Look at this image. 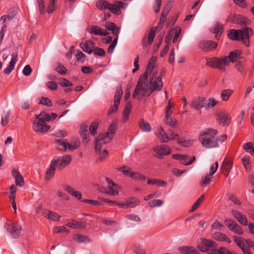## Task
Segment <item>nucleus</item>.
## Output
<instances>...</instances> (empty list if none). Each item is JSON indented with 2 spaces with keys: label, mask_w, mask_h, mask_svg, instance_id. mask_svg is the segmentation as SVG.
<instances>
[{
  "label": "nucleus",
  "mask_w": 254,
  "mask_h": 254,
  "mask_svg": "<svg viewBox=\"0 0 254 254\" xmlns=\"http://www.w3.org/2000/svg\"><path fill=\"white\" fill-rule=\"evenodd\" d=\"M163 85L162 75H158V72L144 73L138 81L132 97L139 100L145 96L150 95L154 91L161 90Z\"/></svg>",
  "instance_id": "f257e3e1"
},
{
  "label": "nucleus",
  "mask_w": 254,
  "mask_h": 254,
  "mask_svg": "<svg viewBox=\"0 0 254 254\" xmlns=\"http://www.w3.org/2000/svg\"><path fill=\"white\" fill-rule=\"evenodd\" d=\"M216 129L207 128L200 131L198 140L202 146L206 149L213 148L219 146L216 135Z\"/></svg>",
  "instance_id": "f03ea898"
},
{
  "label": "nucleus",
  "mask_w": 254,
  "mask_h": 254,
  "mask_svg": "<svg viewBox=\"0 0 254 254\" xmlns=\"http://www.w3.org/2000/svg\"><path fill=\"white\" fill-rule=\"evenodd\" d=\"M253 30L250 27H244L241 30L231 29L229 31L228 37L232 40L242 41L247 46H250V35H253Z\"/></svg>",
  "instance_id": "7ed1b4c3"
},
{
  "label": "nucleus",
  "mask_w": 254,
  "mask_h": 254,
  "mask_svg": "<svg viewBox=\"0 0 254 254\" xmlns=\"http://www.w3.org/2000/svg\"><path fill=\"white\" fill-rule=\"evenodd\" d=\"M51 118L50 115L46 112H42L35 116L33 120V129L36 132L44 133L47 132L50 126L48 125L46 122L50 121Z\"/></svg>",
  "instance_id": "20e7f679"
},
{
  "label": "nucleus",
  "mask_w": 254,
  "mask_h": 254,
  "mask_svg": "<svg viewBox=\"0 0 254 254\" xmlns=\"http://www.w3.org/2000/svg\"><path fill=\"white\" fill-rule=\"evenodd\" d=\"M116 129L115 124L111 125L105 134H100L95 140V149L97 152L101 151L103 144L109 143L113 137Z\"/></svg>",
  "instance_id": "39448f33"
},
{
  "label": "nucleus",
  "mask_w": 254,
  "mask_h": 254,
  "mask_svg": "<svg viewBox=\"0 0 254 254\" xmlns=\"http://www.w3.org/2000/svg\"><path fill=\"white\" fill-rule=\"evenodd\" d=\"M206 64L207 65L213 68H216L222 71H224L225 70V66L229 64L228 57L208 58L206 59Z\"/></svg>",
  "instance_id": "423d86ee"
},
{
  "label": "nucleus",
  "mask_w": 254,
  "mask_h": 254,
  "mask_svg": "<svg viewBox=\"0 0 254 254\" xmlns=\"http://www.w3.org/2000/svg\"><path fill=\"white\" fill-rule=\"evenodd\" d=\"M122 172L125 175L129 176L131 179L136 181H140L141 182H144L146 180V177L137 172H132L129 167L124 166L121 169Z\"/></svg>",
  "instance_id": "0eeeda50"
},
{
  "label": "nucleus",
  "mask_w": 254,
  "mask_h": 254,
  "mask_svg": "<svg viewBox=\"0 0 254 254\" xmlns=\"http://www.w3.org/2000/svg\"><path fill=\"white\" fill-rule=\"evenodd\" d=\"M123 95V91L121 87L118 88L115 92L114 98V105H111L108 111V114L110 115L113 113L117 112L119 106L120 104V100Z\"/></svg>",
  "instance_id": "6e6552de"
},
{
  "label": "nucleus",
  "mask_w": 254,
  "mask_h": 254,
  "mask_svg": "<svg viewBox=\"0 0 254 254\" xmlns=\"http://www.w3.org/2000/svg\"><path fill=\"white\" fill-rule=\"evenodd\" d=\"M153 149L155 153L154 156L160 159H161L163 156L169 155L171 153V148L165 144L156 146Z\"/></svg>",
  "instance_id": "1a4fd4ad"
},
{
  "label": "nucleus",
  "mask_w": 254,
  "mask_h": 254,
  "mask_svg": "<svg viewBox=\"0 0 254 254\" xmlns=\"http://www.w3.org/2000/svg\"><path fill=\"white\" fill-rule=\"evenodd\" d=\"M4 228L14 238H17L20 235L21 227L18 223L5 224Z\"/></svg>",
  "instance_id": "9d476101"
},
{
  "label": "nucleus",
  "mask_w": 254,
  "mask_h": 254,
  "mask_svg": "<svg viewBox=\"0 0 254 254\" xmlns=\"http://www.w3.org/2000/svg\"><path fill=\"white\" fill-rule=\"evenodd\" d=\"M234 241L236 244L244 252L249 248L254 246V244L250 240H246L240 237L234 236Z\"/></svg>",
  "instance_id": "9b49d317"
},
{
  "label": "nucleus",
  "mask_w": 254,
  "mask_h": 254,
  "mask_svg": "<svg viewBox=\"0 0 254 254\" xmlns=\"http://www.w3.org/2000/svg\"><path fill=\"white\" fill-rule=\"evenodd\" d=\"M60 160L59 157H55L51 161L50 168L47 171L45 178L47 180H50L54 175L55 172L56 167L58 164Z\"/></svg>",
  "instance_id": "f8f14e48"
},
{
  "label": "nucleus",
  "mask_w": 254,
  "mask_h": 254,
  "mask_svg": "<svg viewBox=\"0 0 254 254\" xmlns=\"http://www.w3.org/2000/svg\"><path fill=\"white\" fill-rule=\"evenodd\" d=\"M199 48L205 52L211 51L217 46L216 42L209 40H202L198 45Z\"/></svg>",
  "instance_id": "ddd939ff"
},
{
  "label": "nucleus",
  "mask_w": 254,
  "mask_h": 254,
  "mask_svg": "<svg viewBox=\"0 0 254 254\" xmlns=\"http://www.w3.org/2000/svg\"><path fill=\"white\" fill-rule=\"evenodd\" d=\"M106 182L108 183V187L109 191H104V193L110 195L112 196H115L119 194V187L111 181L109 178L106 179Z\"/></svg>",
  "instance_id": "4468645a"
},
{
  "label": "nucleus",
  "mask_w": 254,
  "mask_h": 254,
  "mask_svg": "<svg viewBox=\"0 0 254 254\" xmlns=\"http://www.w3.org/2000/svg\"><path fill=\"white\" fill-rule=\"evenodd\" d=\"M90 34L95 35L106 36L109 32L105 29H102L100 27L96 25H92L87 29Z\"/></svg>",
  "instance_id": "2eb2a0df"
},
{
  "label": "nucleus",
  "mask_w": 254,
  "mask_h": 254,
  "mask_svg": "<svg viewBox=\"0 0 254 254\" xmlns=\"http://www.w3.org/2000/svg\"><path fill=\"white\" fill-rule=\"evenodd\" d=\"M233 217L242 225L247 226L248 221L246 217L238 210H233L231 211Z\"/></svg>",
  "instance_id": "dca6fc26"
},
{
  "label": "nucleus",
  "mask_w": 254,
  "mask_h": 254,
  "mask_svg": "<svg viewBox=\"0 0 254 254\" xmlns=\"http://www.w3.org/2000/svg\"><path fill=\"white\" fill-rule=\"evenodd\" d=\"M157 28L158 27H154L152 28L149 32L147 39H146V37L143 38L142 44L143 47H146L147 44L149 45H151L153 41Z\"/></svg>",
  "instance_id": "f3484780"
},
{
  "label": "nucleus",
  "mask_w": 254,
  "mask_h": 254,
  "mask_svg": "<svg viewBox=\"0 0 254 254\" xmlns=\"http://www.w3.org/2000/svg\"><path fill=\"white\" fill-rule=\"evenodd\" d=\"M247 20L246 17L239 14L230 15L227 19L228 21H231L235 24H240L242 25L247 24Z\"/></svg>",
  "instance_id": "a211bd4d"
},
{
  "label": "nucleus",
  "mask_w": 254,
  "mask_h": 254,
  "mask_svg": "<svg viewBox=\"0 0 254 254\" xmlns=\"http://www.w3.org/2000/svg\"><path fill=\"white\" fill-rule=\"evenodd\" d=\"M94 45L95 43L91 40H87L85 42L80 43V47L82 50L88 54H91L93 52Z\"/></svg>",
  "instance_id": "6ab92c4d"
},
{
  "label": "nucleus",
  "mask_w": 254,
  "mask_h": 254,
  "mask_svg": "<svg viewBox=\"0 0 254 254\" xmlns=\"http://www.w3.org/2000/svg\"><path fill=\"white\" fill-rule=\"evenodd\" d=\"M218 121L222 126H227L230 122L229 115L225 112H221L218 114Z\"/></svg>",
  "instance_id": "aec40b11"
},
{
  "label": "nucleus",
  "mask_w": 254,
  "mask_h": 254,
  "mask_svg": "<svg viewBox=\"0 0 254 254\" xmlns=\"http://www.w3.org/2000/svg\"><path fill=\"white\" fill-rule=\"evenodd\" d=\"M43 215L45 218L53 221H59L61 217L60 215L57 213L48 209L44 210L43 211Z\"/></svg>",
  "instance_id": "412c9836"
},
{
  "label": "nucleus",
  "mask_w": 254,
  "mask_h": 254,
  "mask_svg": "<svg viewBox=\"0 0 254 254\" xmlns=\"http://www.w3.org/2000/svg\"><path fill=\"white\" fill-rule=\"evenodd\" d=\"M12 58L7 67L4 69V73L9 74L14 69L15 65L17 61L18 55L17 54H13L11 55Z\"/></svg>",
  "instance_id": "4be33fe9"
},
{
  "label": "nucleus",
  "mask_w": 254,
  "mask_h": 254,
  "mask_svg": "<svg viewBox=\"0 0 254 254\" xmlns=\"http://www.w3.org/2000/svg\"><path fill=\"white\" fill-rule=\"evenodd\" d=\"M155 135L162 142L166 143L169 141L168 132L166 133L161 127H158Z\"/></svg>",
  "instance_id": "5701e85b"
},
{
  "label": "nucleus",
  "mask_w": 254,
  "mask_h": 254,
  "mask_svg": "<svg viewBox=\"0 0 254 254\" xmlns=\"http://www.w3.org/2000/svg\"><path fill=\"white\" fill-rule=\"evenodd\" d=\"M65 225L72 229L82 228L85 227V222H78L73 219L67 220Z\"/></svg>",
  "instance_id": "b1692460"
},
{
  "label": "nucleus",
  "mask_w": 254,
  "mask_h": 254,
  "mask_svg": "<svg viewBox=\"0 0 254 254\" xmlns=\"http://www.w3.org/2000/svg\"><path fill=\"white\" fill-rule=\"evenodd\" d=\"M64 190H65L68 193L75 197L77 199L81 198L82 194L79 191L76 190L70 186L66 185L64 188Z\"/></svg>",
  "instance_id": "393cba45"
},
{
  "label": "nucleus",
  "mask_w": 254,
  "mask_h": 254,
  "mask_svg": "<svg viewBox=\"0 0 254 254\" xmlns=\"http://www.w3.org/2000/svg\"><path fill=\"white\" fill-rule=\"evenodd\" d=\"M156 61V58L155 57L153 56L150 59L144 73L148 74L153 72H158L157 70L154 68Z\"/></svg>",
  "instance_id": "a878e982"
},
{
  "label": "nucleus",
  "mask_w": 254,
  "mask_h": 254,
  "mask_svg": "<svg viewBox=\"0 0 254 254\" xmlns=\"http://www.w3.org/2000/svg\"><path fill=\"white\" fill-rule=\"evenodd\" d=\"M204 99L198 97L192 101L190 106L195 110H199L204 106Z\"/></svg>",
  "instance_id": "bb28decb"
},
{
  "label": "nucleus",
  "mask_w": 254,
  "mask_h": 254,
  "mask_svg": "<svg viewBox=\"0 0 254 254\" xmlns=\"http://www.w3.org/2000/svg\"><path fill=\"white\" fill-rule=\"evenodd\" d=\"M232 166V162L230 161L225 160L220 167V169L224 174L227 176L231 170Z\"/></svg>",
  "instance_id": "cd10ccee"
},
{
  "label": "nucleus",
  "mask_w": 254,
  "mask_h": 254,
  "mask_svg": "<svg viewBox=\"0 0 254 254\" xmlns=\"http://www.w3.org/2000/svg\"><path fill=\"white\" fill-rule=\"evenodd\" d=\"M59 158H60L59 157ZM71 159L72 156L70 155L63 156L61 159H60L59 161H60V163L59 166V168L60 169H62L67 166L70 163Z\"/></svg>",
  "instance_id": "c85d7f7f"
},
{
  "label": "nucleus",
  "mask_w": 254,
  "mask_h": 254,
  "mask_svg": "<svg viewBox=\"0 0 254 254\" xmlns=\"http://www.w3.org/2000/svg\"><path fill=\"white\" fill-rule=\"evenodd\" d=\"M223 26L219 23H217L214 27L211 28L210 31L211 32L215 34V38L219 39L223 32Z\"/></svg>",
  "instance_id": "c756f323"
},
{
  "label": "nucleus",
  "mask_w": 254,
  "mask_h": 254,
  "mask_svg": "<svg viewBox=\"0 0 254 254\" xmlns=\"http://www.w3.org/2000/svg\"><path fill=\"white\" fill-rule=\"evenodd\" d=\"M12 175L15 179V184L17 186L22 187L24 185V181L20 173L18 171L13 170L12 171Z\"/></svg>",
  "instance_id": "7c9ffc66"
},
{
  "label": "nucleus",
  "mask_w": 254,
  "mask_h": 254,
  "mask_svg": "<svg viewBox=\"0 0 254 254\" xmlns=\"http://www.w3.org/2000/svg\"><path fill=\"white\" fill-rule=\"evenodd\" d=\"M212 238L218 241H225L228 243L231 242V240L226 235L220 232H216L213 234Z\"/></svg>",
  "instance_id": "2f4dec72"
},
{
  "label": "nucleus",
  "mask_w": 254,
  "mask_h": 254,
  "mask_svg": "<svg viewBox=\"0 0 254 254\" xmlns=\"http://www.w3.org/2000/svg\"><path fill=\"white\" fill-rule=\"evenodd\" d=\"M179 250L184 254H199V253L195 248L190 247H181L179 248Z\"/></svg>",
  "instance_id": "473e14b6"
},
{
  "label": "nucleus",
  "mask_w": 254,
  "mask_h": 254,
  "mask_svg": "<svg viewBox=\"0 0 254 254\" xmlns=\"http://www.w3.org/2000/svg\"><path fill=\"white\" fill-rule=\"evenodd\" d=\"M80 133L81 137H82L83 142L85 143H87L90 139L88 131V127L87 126L81 127Z\"/></svg>",
  "instance_id": "72a5a7b5"
},
{
  "label": "nucleus",
  "mask_w": 254,
  "mask_h": 254,
  "mask_svg": "<svg viewBox=\"0 0 254 254\" xmlns=\"http://www.w3.org/2000/svg\"><path fill=\"white\" fill-rule=\"evenodd\" d=\"M131 107L132 105L131 103L130 102H127L123 112L122 118V121L123 122H126L128 120V116L131 111Z\"/></svg>",
  "instance_id": "f704fd0d"
},
{
  "label": "nucleus",
  "mask_w": 254,
  "mask_h": 254,
  "mask_svg": "<svg viewBox=\"0 0 254 254\" xmlns=\"http://www.w3.org/2000/svg\"><path fill=\"white\" fill-rule=\"evenodd\" d=\"M109 3H110L106 0H100L97 1L96 6L100 10H108Z\"/></svg>",
  "instance_id": "c9c22d12"
},
{
  "label": "nucleus",
  "mask_w": 254,
  "mask_h": 254,
  "mask_svg": "<svg viewBox=\"0 0 254 254\" xmlns=\"http://www.w3.org/2000/svg\"><path fill=\"white\" fill-rule=\"evenodd\" d=\"M233 93V90L230 89L223 90L220 94V97L222 101H226L228 100L230 97Z\"/></svg>",
  "instance_id": "e433bc0d"
},
{
  "label": "nucleus",
  "mask_w": 254,
  "mask_h": 254,
  "mask_svg": "<svg viewBox=\"0 0 254 254\" xmlns=\"http://www.w3.org/2000/svg\"><path fill=\"white\" fill-rule=\"evenodd\" d=\"M126 207L132 208L137 205L139 203V200L136 197H130L126 201Z\"/></svg>",
  "instance_id": "4c0bfd02"
},
{
  "label": "nucleus",
  "mask_w": 254,
  "mask_h": 254,
  "mask_svg": "<svg viewBox=\"0 0 254 254\" xmlns=\"http://www.w3.org/2000/svg\"><path fill=\"white\" fill-rule=\"evenodd\" d=\"M139 126L144 132H149L151 130V127L149 123L145 122L143 119H141L139 121Z\"/></svg>",
  "instance_id": "58836bf2"
},
{
  "label": "nucleus",
  "mask_w": 254,
  "mask_h": 254,
  "mask_svg": "<svg viewBox=\"0 0 254 254\" xmlns=\"http://www.w3.org/2000/svg\"><path fill=\"white\" fill-rule=\"evenodd\" d=\"M241 53L239 51H235L230 53L228 57L229 64L230 62L232 63L236 62L237 60L240 57Z\"/></svg>",
  "instance_id": "ea45409f"
},
{
  "label": "nucleus",
  "mask_w": 254,
  "mask_h": 254,
  "mask_svg": "<svg viewBox=\"0 0 254 254\" xmlns=\"http://www.w3.org/2000/svg\"><path fill=\"white\" fill-rule=\"evenodd\" d=\"M172 114H165V123L172 127L176 126L177 121L175 119L171 117Z\"/></svg>",
  "instance_id": "a19ab883"
},
{
  "label": "nucleus",
  "mask_w": 254,
  "mask_h": 254,
  "mask_svg": "<svg viewBox=\"0 0 254 254\" xmlns=\"http://www.w3.org/2000/svg\"><path fill=\"white\" fill-rule=\"evenodd\" d=\"M242 163L247 171H250L251 169L250 164V157L249 155H245L242 158Z\"/></svg>",
  "instance_id": "79ce46f5"
},
{
  "label": "nucleus",
  "mask_w": 254,
  "mask_h": 254,
  "mask_svg": "<svg viewBox=\"0 0 254 254\" xmlns=\"http://www.w3.org/2000/svg\"><path fill=\"white\" fill-rule=\"evenodd\" d=\"M108 10L113 14H119L120 13V10L117 1L115 2L114 3H110Z\"/></svg>",
  "instance_id": "37998d69"
},
{
  "label": "nucleus",
  "mask_w": 254,
  "mask_h": 254,
  "mask_svg": "<svg viewBox=\"0 0 254 254\" xmlns=\"http://www.w3.org/2000/svg\"><path fill=\"white\" fill-rule=\"evenodd\" d=\"M38 10L41 15L46 13L45 4L43 0H37Z\"/></svg>",
  "instance_id": "c03bdc74"
},
{
  "label": "nucleus",
  "mask_w": 254,
  "mask_h": 254,
  "mask_svg": "<svg viewBox=\"0 0 254 254\" xmlns=\"http://www.w3.org/2000/svg\"><path fill=\"white\" fill-rule=\"evenodd\" d=\"M73 239L78 243H83L87 241L88 238L85 236L77 234L73 236Z\"/></svg>",
  "instance_id": "a18cd8bd"
},
{
  "label": "nucleus",
  "mask_w": 254,
  "mask_h": 254,
  "mask_svg": "<svg viewBox=\"0 0 254 254\" xmlns=\"http://www.w3.org/2000/svg\"><path fill=\"white\" fill-rule=\"evenodd\" d=\"M195 159V157L193 156L191 159L187 155H183L181 163L185 165H189L191 164Z\"/></svg>",
  "instance_id": "49530a36"
},
{
  "label": "nucleus",
  "mask_w": 254,
  "mask_h": 254,
  "mask_svg": "<svg viewBox=\"0 0 254 254\" xmlns=\"http://www.w3.org/2000/svg\"><path fill=\"white\" fill-rule=\"evenodd\" d=\"M80 145V142L78 139H75L71 141V143L70 144L68 142L67 144V149L70 150H73L79 147Z\"/></svg>",
  "instance_id": "de8ad7c7"
},
{
  "label": "nucleus",
  "mask_w": 254,
  "mask_h": 254,
  "mask_svg": "<svg viewBox=\"0 0 254 254\" xmlns=\"http://www.w3.org/2000/svg\"><path fill=\"white\" fill-rule=\"evenodd\" d=\"M219 102L213 97L209 98L205 104V107L208 108L215 107Z\"/></svg>",
  "instance_id": "09e8293b"
},
{
  "label": "nucleus",
  "mask_w": 254,
  "mask_h": 254,
  "mask_svg": "<svg viewBox=\"0 0 254 254\" xmlns=\"http://www.w3.org/2000/svg\"><path fill=\"white\" fill-rule=\"evenodd\" d=\"M57 0H50L47 4V12L49 14L52 13L55 9V2Z\"/></svg>",
  "instance_id": "8fccbe9b"
},
{
  "label": "nucleus",
  "mask_w": 254,
  "mask_h": 254,
  "mask_svg": "<svg viewBox=\"0 0 254 254\" xmlns=\"http://www.w3.org/2000/svg\"><path fill=\"white\" fill-rule=\"evenodd\" d=\"M246 151L252 155H254V147L251 142H247L243 145Z\"/></svg>",
  "instance_id": "3c124183"
},
{
  "label": "nucleus",
  "mask_w": 254,
  "mask_h": 254,
  "mask_svg": "<svg viewBox=\"0 0 254 254\" xmlns=\"http://www.w3.org/2000/svg\"><path fill=\"white\" fill-rule=\"evenodd\" d=\"M194 139L189 140H178V143L182 146L189 147L191 146L194 143Z\"/></svg>",
  "instance_id": "603ef678"
},
{
  "label": "nucleus",
  "mask_w": 254,
  "mask_h": 254,
  "mask_svg": "<svg viewBox=\"0 0 254 254\" xmlns=\"http://www.w3.org/2000/svg\"><path fill=\"white\" fill-rule=\"evenodd\" d=\"M201 242L203 245H205L206 247L208 248H215L217 247V245L216 243L214 241L210 240H207L205 239H201Z\"/></svg>",
  "instance_id": "864d4df0"
},
{
  "label": "nucleus",
  "mask_w": 254,
  "mask_h": 254,
  "mask_svg": "<svg viewBox=\"0 0 254 254\" xmlns=\"http://www.w3.org/2000/svg\"><path fill=\"white\" fill-rule=\"evenodd\" d=\"M164 203V201L161 199H155L149 201L148 202V205L151 207H160Z\"/></svg>",
  "instance_id": "5fc2aeb1"
},
{
  "label": "nucleus",
  "mask_w": 254,
  "mask_h": 254,
  "mask_svg": "<svg viewBox=\"0 0 254 254\" xmlns=\"http://www.w3.org/2000/svg\"><path fill=\"white\" fill-rule=\"evenodd\" d=\"M212 176L209 175H206L201 179V181L200 184L204 187L208 185L212 181Z\"/></svg>",
  "instance_id": "6e6d98bb"
},
{
  "label": "nucleus",
  "mask_w": 254,
  "mask_h": 254,
  "mask_svg": "<svg viewBox=\"0 0 254 254\" xmlns=\"http://www.w3.org/2000/svg\"><path fill=\"white\" fill-rule=\"evenodd\" d=\"M204 197V194L201 195L199 198L196 200V201L193 204L191 207V209L190 212H192L195 210L197 207L199 205L200 203L203 201Z\"/></svg>",
  "instance_id": "4d7b16f0"
},
{
  "label": "nucleus",
  "mask_w": 254,
  "mask_h": 254,
  "mask_svg": "<svg viewBox=\"0 0 254 254\" xmlns=\"http://www.w3.org/2000/svg\"><path fill=\"white\" fill-rule=\"evenodd\" d=\"M211 228L213 229L218 230L220 231H223L225 230V227L218 220L215 221V222L211 225Z\"/></svg>",
  "instance_id": "13d9d810"
},
{
  "label": "nucleus",
  "mask_w": 254,
  "mask_h": 254,
  "mask_svg": "<svg viewBox=\"0 0 254 254\" xmlns=\"http://www.w3.org/2000/svg\"><path fill=\"white\" fill-rule=\"evenodd\" d=\"M231 252L224 247H220L219 249H215L213 251V254H231Z\"/></svg>",
  "instance_id": "bf43d9fd"
},
{
  "label": "nucleus",
  "mask_w": 254,
  "mask_h": 254,
  "mask_svg": "<svg viewBox=\"0 0 254 254\" xmlns=\"http://www.w3.org/2000/svg\"><path fill=\"white\" fill-rule=\"evenodd\" d=\"M75 57L76 60L81 63H83L85 60V55L79 50L76 52Z\"/></svg>",
  "instance_id": "052dcab7"
},
{
  "label": "nucleus",
  "mask_w": 254,
  "mask_h": 254,
  "mask_svg": "<svg viewBox=\"0 0 254 254\" xmlns=\"http://www.w3.org/2000/svg\"><path fill=\"white\" fill-rule=\"evenodd\" d=\"M224 222L230 231H231L232 229L237 224L236 221L232 219H226L225 220Z\"/></svg>",
  "instance_id": "680f3d73"
},
{
  "label": "nucleus",
  "mask_w": 254,
  "mask_h": 254,
  "mask_svg": "<svg viewBox=\"0 0 254 254\" xmlns=\"http://www.w3.org/2000/svg\"><path fill=\"white\" fill-rule=\"evenodd\" d=\"M98 127V124L96 122H93L90 125L89 130L92 135H95L96 134Z\"/></svg>",
  "instance_id": "e2e57ef3"
},
{
  "label": "nucleus",
  "mask_w": 254,
  "mask_h": 254,
  "mask_svg": "<svg viewBox=\"0 0 254 254\" xmlns=\"http://www.w3.org/2000/svg\"><path fill=\"white\" fill-rule=\"evenodd\" d=\"M67 135V132L64 130L59 129L53 133V135L56 137H64Z\"/></svg>",
  "instance_id": "0e129e2a"
},
{
  "label": "nucleus",
  "mask_w": 254,
  "mask_h": 254,
  "mask_svg": "<svg viewBox=\"0 0 254 254\" xmlns=\"http://www.w3.org/2000/svg\"><path fill=\"white\" fill-rule=\"evenodd\" d=\"M55 70L59 73L62 75H64L66 73V68L63 65L61 64H58L55 68Z\"/></svg>",
  "instance_id": "69168bd1"
},
{
  "label": "nucleus",
  "mask_w": 254,
  "mask_h": 254,
  "mask_svg": "<svg viewBox=\"0 0 254 254\" xmlns=\"http://www.w3.org/2000/svg\"><path fill=\"white\" fill-rule=\"evenodd\" d=\"M174 0H170L165 5L164 7L162 12H164L168 14L169 12L171 10L173 4L174 3Z\"/></svg>",
  "instance_id": "338daca9"
},
{
  "label": "nucleus",
  "mask_w": 254,
  "mask_h": 254,
  "mask_svg": "<svg viewBox=\"0 0 254 254\" xmlns=\"http://www.w3.org/2000/svg\"><path fill=\"white\" fill-rule=\"evenodd\" d=\"M175 33V29L174 28L171 29L170 30L167 34L166 35V36L165 37V42L167 44H170V42L171 40H172L173 37L174 36V33Z\"/></svg>",
  "instance_id": "774afa93"
}]
</instances>
